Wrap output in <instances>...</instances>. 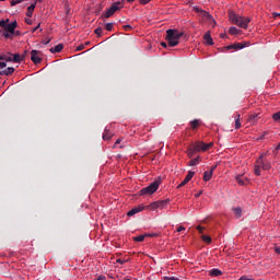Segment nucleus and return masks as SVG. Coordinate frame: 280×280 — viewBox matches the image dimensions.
Instances as JSON below:
<instances>
[{
	"label": "nucleus",
	"mask_w": 280,
	"mask_h": 280,
	"mask_svg": "<svg viewBox=\"0 0 280 280\" xmlns=\"http://www.w3.org/2000/svg\"><path fill=\"white\" fill-rule=\"evenodd\" d=\"M19 26V23L16 21L10 23V19L7 20H0V32L2 33V36L5 38H12V34H14V30Z\"/></svg>",
	"instance_id": "nucleus-1"
},
{
	"label": "nucleus",
	"mask_w": 280,
	"mask_h": 280,
	"mask_svg": "<svg viewBox=\"0 0 280 280\" xmlns=\"http://www.w3.org/2000/svg\"><path fill=\"white\" fill-rule=\"evenodd\" d=\"M229 18L231 23H234V25H237L238 27H243V30H246L248 27V23H250V18L241 16L233 11L229 12Z\"/></svg>",
	"instance_id": "nucleus-2"
},
{
	"label": "nucleus",
	"mask_w": 280,
	"mask_h": 280,
	"mask_svg": "<svg viewBox=\"0 0 280 280\" xmlns=\"http://www.w3.org/2000/svg\"><path fill=\"white\" fill-rule=\"evenodd\" d=\"M180 38H183V32H178L176 30H167L166 31V40L170 47H176L178 45Z\"/></svg>",
	"instance_id": "nucleus-3"
},
{
	"label": "nucleus",
	"mask_w": 280,
	"mask_h": 280,
	"mask_svg": "<svg viewBox=\"0 0 280 280\" xmlns=\"http://www.w3.org/2000/svg\"><path fill=\"white\" fill-rule=\"evenodd\" d=\"M159 182L151 183L149 186L140 190L141 196H152V194H155V191L159 190Z\"/></svg>",
	"instance_id": "nucleus-4"
},
{
	"label": "nucleus",
	"mask_w": 280,
	"mask_h": 280,
	"mask_svg": "<svg viewBox=\"0 0 280 280\" xmlns=\"http://www.w3.org/2000/svg\"><path fill=\"white\" fill-rule=\"evenodd\" d=\"M121 2H114L109 9L106 10V12L103 14L104 19H110L115 12H117L119 9H121Z\"/></svg>",
	"instance_id": "nucleus-5"
},
{
	"label": "nucleus",
	"mask_w": 280,
	"mask_h": 280,
	"mask_svg": "<svg viewBox=\"0 0 280 280\" xmlns=\"http://www.w3.org/2000/svg\"><path fill=\"white\" fill-rule=\"evenodd\" d=\"M168 203L170 199L154 201L150 206H148V209H150L151 211H154L155 209H164Z\"/></svg>",
	"instance_id": "nucleus-6"
},
{
	"label": "nucleus",
	"mask_w": 280,
	"mask_h": 280,
	"mask_svg": "<svg viewBox=\"0 0 280 280\" xmlns=\"http://www.w3.org/2000/svg\"><path fill=\"white\" fill-rule=\"evenodd\" d=\"M192 147H195V150L197 152H207V150H209V148L213 147V143H205L201 141H197L195 144H192Z\"/></svg>",
	"instance_id": "nucleus-7"
},
{
	"label": "nucleus",
	"mask_w": 280,
	"mask_h": 280,
	"mask_svg": "<svg viewBox=\"0 0 280 280\" xmlns=\"http://www.w3.org/2000/svg\"><path fill=\"white\" fill-rule=\"evenodd\" d=\"M40 56H43V52L38 50H32L31 51L32 62H34V65H40V62H43V58Z\"/></svg>",
	"instance_id": "nucleus-8"
},
{
	"label": "nucleus",
	"mask_w": 280,
	"mask_h": 280,
	"mask_svg": "<svg viewBox=\"0 0 280 280\" xmlns=\"http://www.w3.org/2000/svg\"><path fill=\"white\" fill-rule=\"evenodd\" d=\"M195 174H196L195 172L189 171L185 179L177 186V188L180 189V187H185L187 183H189V180L194 178Z\"/></svg>",
	"instance_id": "nucleus-9"
},
{
	"label": "nucleus",
	"mask_w": 280,
	"mask_h": 280,
	"mask_svg": "<svg viewBox=\"0 0 280 280\" xmlns=\"http://www.w3.org/2000/svg\"><path fill=\"white\" fill-rule=\"evenodd\" d=\"M248 45H250L248 42L236 43L228 46L226 49H244L245 47H248Z\"/></svg>",
	"instance_id": "nucleus-10"
},
{
	"label": "nucleus",
	"mask_w": 280,
	"mask_h": 280,
	"mask_svg": "<svg viewBox=\"0 0 280 280\" xmlns=\"http://www.w3.org/2000/svg\"><path fill=\"white\" fill-rule=\"evenodd\" d=\"M257 163H259L261 170H264V171H268V170H270V167H271V166H270V162L264 161V160H261V159H258V160H257Z\"/></svg>",
	"instance_id": "nucleus-11"
},
{
	"label": "nucleus",
	"mask_w": 280,
	"mask_h": 280,
	"mask_svg": "<svg viewBox=\"0 0 280 280\" xmlns=\"http://www.w3.org/2000/svg\"><path fill=\"white\" fill-rule=\"evenodd\" d=\"M203 40L206 42V45H213V38H211V32H207L203 35Z\"/></svg>",
	"instance_id": "nucleus-12"
},
{
	"label": "nucleus",
	"mask_w": 280,
	"mask_h": 280,
	"mask_svg": "<svg viewBox=\"0 0 280 280\" xmlns=\"http://www.w3.org/2000/svg\"><path fill=\"white\" fill-rule=\"evenodd\" d=\"M34 10H36V2L32 3L26 11V16L32 19V15L34 14Z\"/></svg>",
	"instance_id": "nucleus-13"
},
{
	"label": "nucleus",
	"mask_w": 280,
	"mask_h": 280,
	"mask_svg": "<svg viewBox=\"0 0 280 280\" xmlns=\"http://www.w3.org/2000/svg\"><path fill=\"white\" fill-rule=\"evenodd\" d=\"M65 49V46L62 44H58L57 46L50 48V54H60Z\"/></svg>",
	"instance_id": "nucleus-14"
},
{
	"label": "nucleus",
	"mask_w": 280,
	"mask_h": 280,
	"mask_svg": "<svg viewBox=\"0 0 280 280\" xmlns=\"http://www.w3.org/2000/svg\"><path fill=\"white\" fill-rule=\"evenodd\" d=\"M141 211H143V207H138V208H132L127 215L132 217V215H137V213H141Z\"/></svg>",
	"instance_id": "nucleus-15"
},
{
	"label": "nucleus",
	"mask_w": 280,
	"mask_h": 280,
	"mask_svg": "<svg viewBox=\"0 0 280 280\" xmlns=\"http://www.w3.org/2000/svg\"><path fill=\"white\" fill-rule=\"evenodd\" d=\"M259 114H252L248 118L249 124L255 125L259 121Z\"/></svg>",
	"instance_id": "nucleus-16"
},
{
	"label": "nucleus",
	"mask_w": 280,
	"mask_h": 280,
	"mask_svg": "<svg viewBox=\"0 0 280 280\" xmlns=\"http://www.w3.org/2000/svg\"><path fill=\"white\" fill-rule=\"evenodd\" d=\"M14 73V68L9 67L5 70H0V75H12Z\"/></svg>",
	"instance_id": "nucleus-17"
},
{
	"label": "nucleus",
	"mask_w": 280,
	"mask_h": 280,
	"mask_svg": "<svg viewBox=\"0 0 280 280\" xmlns=\"http://www.w3.org/2000/svg\"><path fill=\"white\" fill-rule=\"evenodd\" d=\"M213 177V171H206L203 173V180L209 183V180Z\"/></svg>",
	"instance_id": "nucleus-18"
},
{
	"label": "nucleus",
	"mask_w": 280,
	"mask_h": 280,
	"mask_svg": "<svg viewBox=\"0 0 280 280\" xmlns=\"http://www.w3.org/2000/svg\"><path fill=\"white\" fill-rule=\"evenodd\" d=\"M103 139L104 141H110V139H113V133L108 129H105L103 133Z\"/></svg>",
	"instance_id": "nucleus-19"
},
{
	"label": "nucleus",
	"mask_w": 280,
	"mask_h": 280,
	"mask_svg": "<svg viewBox=\"0 0 280 280\" xmlns=\"http://www.w3.org/2000/svg\"><path fill=\"white\" fill-rule=\"evenodd\" d=\"M12 56H13V58H12L13 62H23V60H25V56L21 57V55H19V54H14Z\"/></svg>",
	"instance_id": "nucleus-20"
},
{
	"label": "nucleus",
	"mask_w": 280,
	"mask_h": 280,
	"mask_svg": "<svg viewBox=\"0 0 280 280\" xmlns=\"http://www.w3.org/2000/svg\"><path fill=\"white\" fill-rule=\"evenodd\" d=\"M209 276L210 277H220V276H222V270L214 268L209 271Z\"/></svg>",
	"instance_id": "nucleus-21"
},
{
	"label": "nucleus",
	"mask_w": 280,
	"mask_h": 280,
	"mask_svg": "<svg viewBox=\"0 0 280 280\" xmlns=\"http://www.w3.org/2000/svg\"><path fill=\"white\" fill-rule=\"evenodd\" d=\"M0 60H5V62H12V52H8V55H0Z\"/></svg>",
	"instance_id": "nucleus-22"
},
{
	"label": "nucleus",
	"mask_w": 280,
	"mask_h": 280,
	"mask_svg": "<svg viewBox=\"0 0 280 280\" xmlns=\"http://www.w3.org/2000/svg\"><path fill=\"white\" fill-rule=\"evenodd\" d=\"M241 33H242V31L238 30L237 27H235V26L230 27L229 34H231L232 36H235Z\"/></svg>",
	"instance_id": "nucleus-23"
},
{
	"label": "nucleus",
	"mask_w": 280,
	"mask_h": 280,
	"mask_svg": "<svg viewBox=\"0 0 280 280\" xmlns=\"http://www.w3.org/2000/svg\"><path fill=\"white\" fill-rule=\"evenodd\" d=\"M232 211L234 212L235 218H237V219L242 218V208L241 207L233 208Z\"/></svg>",
	"instance_id": "nucleus-24"
},
{
	"label": "nucleus",
	"mask_w": 280,
	"mask_h": 280,
	"mask_svg": "<svg viewBox=\"0 0 280 280\" xmlns=\"http://www.w3.org/2000/svg\"><path fill=\"white\" fill-rule=\"evenodd\" d=\"M196 152H198V151L195 149L194 144H191L187 151L189 159H191V156H194V154H196Z\"/></svg>",
	"instance_id": "nucleus-25"
},
{
	"label": "nucleus",
	"mask_w": 280,
	"mask_h": 280,
	"mask_svg": "<svg viewBox=\"0 0 280 280\" xmlns=\"http://www.w3.org/2000/svg\"><path fill=\"white\" fill-rule=\"evenodd\" d=\"M254 172H255L256 176H261V165L259 163H257V161H256Z\"/></svg>",
	"instance_id": "nucleus-26"
},
{
	"label": "nucleus",
	"mask_w": 280,
	"mask_h": 280,
	"mask_svg": "<svg viewBox=\"0 0 280 280\" xmlns=\"http://www.w3.org/2000/svg\"><path fill=\"white\" fill-rule=\"evenodd\" d=\"M200 16H202L203 19H209V21L213 20V16H211V14H209V12L207 11H201Z\"/></svg>",
	"instance_id": "nucleus-27"
},
{
	"label": "nucleus",
	"mask_w": 280,
	"mask_h": 280,
	"mask_svg": "<svg viewBox=\"0 0 280 280\" xmlns=\"http://www.w3.org/2000/svg\"><path fill=\"white\" fill-rule=\"evenodd\" d=\"M198 126H200V120L195 119V120L190 121V128H192V130H196V128H198Z\"/></svg>",
	"instance_id": "nucleus-28"
},
{
	"label": "nucleus",
	"mask_w": 280,
	"mask_h": 280,
	"mask_svg": "<svg viewBox=\"0 0 280 280\" xmlns=\"http://www.w3.org/2000/svg\"><path fill=\"white\" fill-rule=\"evenodd\" d=\"M236 180H237L238 185H242V186L247 185V183H248V179H242V175H238L236 177Z\"/></svg>",
	"instance_id": "nucleus-29"
},
{
	"label": "nucleus",
	"mask_w": 280,
	"mask_h": 280,
	"mask_svg": "<svg viewBox=\"0 0 280 280\" xmlns=\"http://www.w3.org/2000/svg\"><path fill=\"white\" fill-rule=\"evenodd\" d=\"M200 163V158H196V159H192L189 163H188V165L190 166V167H194V165H198Z\"/></svg>",
	"instance_id": "nucleus-30"
},
{
	"label": "nucleus",
	"mask_w": 280,
	"mask_h": 280,
	"mask_svg": "<svg viewBox=\"0 0 280 280\" xmlns=\"http://www.w3.org/2000/svg\"><path fill=\"white\" fill-rule=\"evenodd\" d=\"M240 114L238 115H236V117H235V128L236 129H240V128H242V122L240 121Z\"/></svg>",
	"instance_id": "nucleus-31"
},
{
	"label": "nucleus",
	"mask_w": 280,
	"mask_h": 280,
	"mask_svg": "<svg viewBox=\"0 0 280 280\" xmlns=\"http://www.w3.org/2000/svg\"><path fill=\"white\" fill-rule=\"evenodd\" d=\"M201 240L203 242H206V244H211V242H212L211 236H208V235H205V234L201 235Z\"/></svg>",
	"instance_id": "nucleus-32"
},
{
	"label": "nucleus",
	"mask_w": 280,
	"mask_h": 280,
	"mask_svg": "<svg viewBox=\"0 0 280 280\" xmlns=\"http://www.w3.org/2000/svg\"><path fill=\"white\" fill-rule=\"evenodd\" d=\"M272 119L273 121H278V124H280V110L272 115Z\"/></svg>",
	"instance_id": "nucleus-33"
},
{
	"label": "nucleus",
	"mask_w": 280,
	"mask_h": 280,
	"mask_svg": "<svg viewBox=\"0 0 280 280\" xmlns=\"http://www.w3.org/2000/svg\"><path fill=\"white\" fill-rule=\"evenodd\" d=\"M143 240H145V235H139L133 237V242H143Z\"/></svg>",
	"instance_id": "nucleus-34"
},
{
	"label": "nucleus",
	"mask_w": 280,
	"mask_h": 280,
	"mask_svg": "<svg viewBox=\"0 0 280 280\" xmlns=\"http://www.w3.org/2000/svg\"><path fill=\"white\" fill-rule=\"evenodd\" d=\"M113 27H114V24H113V23H107V24H105V30H106L107 32H113Z\"/></svg>",
	"instance_id": "nucleus-35"
},
{
	"label": "nucleus",
	"mask_w": 280,
	"mask_h": 280,
	"mask_svg": "<svg viewBox=\"0 0 280 280\" xmlns=\"http://www.w3.org/2000/svg\"><path fill=\"white\" fill-rule=\"evenodd\" d=\"M8 67V63H5L4 61H0V71H3V69H5Z\"/></svg>",
	"instance_id": "nucleus-36"
},
{
	"label": "nucleus",
	"mask_w": 280,
	"mask_h": 280,
	"mask_svg": "<svg viewBox=\"0 0 280 280\" xmlns=\"http://www.w3.org/2000/svg\"><path fill=\"white\" fill-rule=\"evenodd\" d=\"M13 36H21V31L14 30V33H11V38H13Z\"/></svg>",
	"instance_id": "nucleus-37"
},
{
	"label": "nucleus",
	"mask_w": 280,
	"mask_h": 280,
	"mask_svg": "<svg viewBox=\"0 0 280 280\" xmlns=\"http://www.w3.org/2000/svg\"><path fill=\"white\" fill-rule=\"evenodd\" d=\"M202 9H200L199 7H194V12H197L198 14L202 13Z\"/></svg>",
	"instance_id": "nucleus-38"
},
{
	"label": "nucleus",
	"mask_w": 280,
	"mask_h": 280,
	"mask_svg": "<svg viewBox=\"0 0 280 280\" xmlns=\"http://www.w3.org/2000/svg\"><path fill=\"white\" fill-rule=\"evenodd\" d=\"M124 30H125V32H130V31H132V26L127 24L124 26Z\"/></svg>",
	"instance_id": "nucleus-39"
},
{
	"label": "nucleus",
	"mask_w": 280,
	"mask_h": 280,
	"mask_svg": "<svg viewBox=\"0 0 280 280\" xmlns=\"http://www.w3.org/2000/svg\"><path fill=\"white\" fill-rule=\"evenodd\" d=\"M94 34H97L98 36H102V27H97V28L94 31Z\"/></svg>",
	"instance_id": "nucleus-40"
},
{
	"label": "nucleus",
	"mask_w": 280,
	"mask_h": 280,
	"mask_svg": "<svg viewBox=\"0 0 280 280\" xmlns=\"http://www.w3.org/2000/svg\"><path fill=\"white\" fill-rule=\"evenodd\" d=\"M49 43H51V38H45V39L43 40V44H44V45H49Z\"/></svg>",
	"instance_id": "nucleus-41"
},
{
	"label": "nucleus",
	"mask_w": 280,
	"mask_h": 280,
	"mask_svg": "<svg viewBox=\"0 0 280 280\" xmlns=\"http://www.w3.org/2000/svg\"><path fill=\"white\" fill-rule=\"evenodd\" d=\"M163 280H180V279L175 277H164Z\"/></svg>",
	"instance_id": "nucleus-42"
},
{
	"label": "nucleus",
	"mask_w": 280,
	"mask_h": 280,
	"mask_svg": "<svg viewBox=\"0 0 280 280\" xmlns=\"http://www.w3.org/2000/svg\"><path fill=\"white\" fill-rule=\"evenodd\" d=\"M84 49V44H81L77 47V51H82Z\"/></svg>",
	"instance_id": "nucleus-43"
},
{
	"label": "nucleus",
	"mask_w": 280,
	"mask_h": 280,
	"mask_svg": "<svg viewBox=\"0 0 280 280\" xmlns=\"http://www.w3.org/2000/svg\"><path fill=\"white\" fill-rule=\"evenodd\" d=\"M197 231H199V233L202 235V231H205V228L198 225V226H197Z\"/></svg>",
	"instance_id": "nucleus-44"
},
{
	"label": "nucleus",
	"mask_w": 280,
	"mask_h": 280,
	"mask_svg": "<svg viewBox=\"0 0 280 280\" xmlns=\"http://www.w3.org/2000/svg\"><path fill=\"white\" fill-rule=\"evenodd\" d=\"M116 261H117V264H120V265L126 264V260H124V259H121V258H118Z\"/></svg>",
	"instance_id": "nucleus-45"
},
{
	"label": "nucleus",
	"mask_w": 280,
	"mask_h": 280,
	"mask_svg": "<svg viewBox=\"0 0 280 280\" xmlns=\"http://www.w3.org/2000/svg\"><path fill=\"white\" fill-rule=\"evenodd\" d=\"M182 231H185V226H183V225L177 228V233H180Z\"/></svg>",
	"instance_id": "nucleus-46"
},
{
	"label": "nucleus",
	"mask_w": 280,
	"mask_h": 280,
	"mask_svg": "<svg viewBox=\"0 0 280 280\" xmlns=\"http://www.w3.org/2000/svg\"><path fill=\"white\" fill-rule=\"evenodd\" d=\"M150 1L152 0H140V3H142L143 5L148 4Z\"/></svg>",
	"instance_id": "nucleus-47"
},
{
	"label": "nucleus",
	"mask_w": 280,
	"mask_h": 280,
	"mask_svg": "<svg viewBox=\"0 0 280 280\" xmlns=\"http://www.w3.org/2000/svg\"><path fill=\"white\" fill-rule=\"evenodd\" d=\"M149 237H159V234L156 233H151V234H147Z\"/></svg>",
	"instance_id": "nucleus-48"
},
{
	"label": "nucleus",
	"mask_w": 280,
	"mask_h": 280,
	"mask_svg": "<svg viewBox=\"0 0 280 280\" xmlns=\"http://www.w3.org/2000/svg\"><path fill=\"white\" fill-rule=\"evenodd\" d=\"M122 139L121 138H118L115 142V145H119V143H121Z\"/></svg>",
	"instance_id": "nucleus-49"
},
{
	"label": "nucleus",
	"mask_w": 280,
	"mask_h": 280,
	"mask_svg": "<svg viewBox=\"0 0 280 280\" xmlns=\"http://www.w3.org/2000/svg\"><path fill=\"white\" fill-rule=\"evenodd\" d=\"M25 23H27V25H32V20L31 19H26Z\"/></svg>",
	"instance_id": "nucleus-50"
},
{
	"label": "nucleus",
	"mask_w": 280,
	"mask_h": 280,
	"mask_svg": "<svg viewBox=\"0 0 280 280\" xmlns=\"http://www.w3.org/2000/svg\"><path fill=\"white\" fill-rule=\"evenodd\" d=\"M202 196V190L195 195L196 198H200Z\"/></svg>",
	"instance_id": "nucleus-51"
},
{
	"label": "nucleus",
	"mask_w": 280,
	"mask_h": 280,
	"mask_svg": "<svg viewBox=\"0 0 280 280\" xmlns=\"http://www.w3.org/2000/svg\"><path fill=\"white\" fill-rule=\"evenodd\" d=\"M97 280H106V276H98Z\"/></svg>",
	"instance_id": "nucleus-52"
},
{
	"label": "nucleus",
	"mask_w": 280,
	"mask_h": 280,
	"mask_svg": "<svg viewBox=\"0 0 280 280\" xmlns=\"http://www.w3.org/2000/svg\"><path fill=\"white\" fill-rule=\"evenodd\" d=\"M40 27V24H38L36 27H34L33 30H32V32L34 33V32H36V30H38Z\"/></svg>",
	"instance_id": "nucleus-53"
},
{
	"label": "nucleus",
	"mask_w": 280,
	"mask_h": 280,
	"mask_svg": "<svg viewBox=\"0 0 280 280\" xmlns=\"http://www.w3.org/2000/svg\"><path fill=\"white\" fill-rule=\"evenodd\" d=\"M11 5H12V7L16 5V0H12V1H11Z\"/></svg>",
	"instance_id": "nucleus-54"
},
{
	"label": "nucleus",
	"mask_w": 280,
	"mask_h": 280,
	"mask_svg": "<svg viewBox=\"0 0 280 280\" xmlns=\"http://www.w3.org/2000/svg\"><path fill=\"white\" fill-rule=\"evenodd\" d=\"M215 167H218V165H214V166H212V167L210 168V172H212V174H213V171L215 170Z\"/></svg>",
	"instance_id": "nucleus-55"
},
{
	"label": "nucleus",
	"mask_w": 280,
	"mask_h": 280,
	"mask_svg": "<svg viewBox=\"0 0 280 280\" xmlns=\"http://www.w3.org/2000/svg\"><path fill=\"white\" fill-rule=\"evenodd\" d=\"M16 5H19V3H23V0H15Z\"/></svg>",
	"instance_id": "nucleus-56"
},
{
	"label": "nucleus",
	"mask_w": 280,
	"mask_h": 280,
	"mask_svg": "<svg viewBox=\"0 0 280 280\" xmlns=\"http://www.w3.org/2000/svg\"><path fill=\"white\" fill-rule=\"evenodd\" d=\"M264 156H266V153H262L258 159H261V161H264Z\"/></svg>",
	"instance_id": "nucleus-57"
},
{
	"label": "nucleus",
	"mask_w": 280,
	"mask_h": 280,
	"mask_svg": "<svg viewBox=\"0 0 280 280\" xmlns=\"http://www.w3.org/2000/svg\"><path fill=\"white\" fill-rule=\"evenodd\" d=\"M162 47H167V44L165 42L161 43Z\"/></svg>",
	"instance_id": "nucleus-58"
},
{
	"label": "nucleus",
	"mask_w": 280,
	"mask_h": 280,
	"mask_svg": "<svg viewBox=\"0 0 280 280\" xmlns=\"http://www.w3.org/2000/svg\"><path fill=\"white\" fill-rule=\"evenodd\" d=\"M276 253H277L278 255H280V247H277V248H276Z\"/></svg>",
	"instance_id": "nucleus-59"
},
{
	"label": "nucleus",
	"mask_w": 280,
	"mask_h": 280,
	"mask_svg": "<svg viewBox=\"0 0 280 280\" xmlns=\"http://www.w3.org/2000/svg\"><path fill=\"white\" fill-rule=\"evenodd\" d=\"M221 38H226V35H224V34H221Z\"/></svg>",
	"instance_id": "nucleus-60"
},
{
	"label": "nucleus",
	"mask_w": 280,
	"mask_h": 280,
	"mask_svg": "<svg viewBox=\"0 0 280 280\" xmlns=\"http://www.w3.org/2000/svg\"><path fill=\"white\" fill-rule=\"evenodd\" d=\"M85 45H91V42H85L84 46H85Z\"/></svg>",
	"instance_id": "nucleus-61"
},
{
	"label": "nucleus",
	"mask_w": 280,
	"mask_h": 280,
	"mask_svg": "<svg viewBox=\"0 0 280 280\" xmlns=\"http://www.w3.org/2000/svg\"><path fill=\"white\" fill-rule=\"evenodd\" d=\"M128 1V3H132L135 0H127Z\"/></svg>",
	"instance_id": "nucleus-62"
},
{
	"label": "nucleus",
	"mask_w": 280,
	"mask_h": 280,
	"mask_svg": "<svg viewBox=\"0 0 280 280\" xmlns=\"http://www.w3.org/2000/svg\"><path fill=\"white\" fill-rule=\"evenodd\" d=\"M25 54H27V50H25V51H24V55H23V56H24V58H25Z\"/></svg>",
	"instance_id": "nucleus-63"
},
{
	"label": "nucleus",
	"mask_w": 280,
	"mask_h": 280,
	"mask_svg": "<svg viewBox=\"0 0 280 280\" xmlns=\"http://www.w3.org/2000/svg\"><path fill=\"white\" fill-rule=\"evenodd\" d=\"M38 1H43V0H35L36 3H38Z\"/></svg>",
	"instance_id": "nucleus-64"
}]
</instances>
